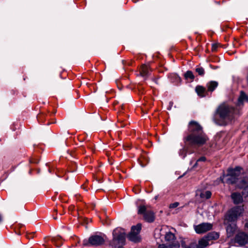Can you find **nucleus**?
<instances>
[{
	"label": "nucleus",
	"instance_id": "27",
	"mask_svg": "<svg viewBox=\"0 0 248 248\" xmlns=\"http://www.w3.org/2000/svg\"><path fill=\"white\" fill-rule=\"evenodd\" d=\"M218 47V44H213L212 45V51H215L217 50V48Z\"/></svg>",
	"mask_w": 248,
	"mask_h": 248
},
{
	"label": "nucleus",
	"instance_id": "3",
	"mask_svg": "<svg viewBox=\"0 0 248 248\" xmlns=\"http://www.w3.org/2000/svg\"><path fill=\"white\" fill-rule=\"evenodd\" d=\"M112 234L113 239L110 242L109 245L114 248L118 246V248H124L122 247L125 241V233L124 230L121 228H116L113 230Z\"/></svg>",
	"mask_w": 248,
	"mask_h": 248
},
{
	"label": "nucleus",
	"instance_id": "1",
	"mask_svg": "<svg viewBox=\"0 0 248 248\" xmlns=\"http://www.w3.org/2000/svg\"><path fill=\"white\" fill-rule=\"evenodd\" d=\"M188 133L184 137L185 147L179 151V155L184 158L186 155L188 148H196L205 143L208 138L203 132L201 125L197 122L191 121L189 123Z\"/></svg>",
	"mask_w": 248,
	"mask_h": 248
},
{
	"label": "nucleus",
	"instance_id": "28",
	"mask_svg": "<svg viewBox=\"0 0 248 248\" xmlns=\"http://www.w3.org/2000/svg\"><path fill=\"white\" fill-rule=\"evenodd\" d=\"M186 248H199L196 244H191L189 246L186 247Z\"/></svg>",
	"mask_w": 248,
	"mask_h": 248
},
{
	"label": "nucleus",
	"instance_id": "24",
	"mask_svg": "<svg viewBox=\"0 0 248 248\" xmlns=\"http://www.w3.org/2000/svg\"><path fill=\"white\" fill-rule=\"evenodd\" d=\"M185 77L186 79L189 78L192 80L194 79V76L191 71H187L185 74Z\"/></svg>",
	"mask_w": 248,
	"mask_h": 248
},
{
	"label": "nucleus",
	"instance_id": "22",
	"mask_svg": "<svg viewBox=\"0 0 248 248\" xmlns=\"http://www.w3.org/2000/svg\"><path fill=\"white\" fill-rule=\"evenodd\" d=\"M141 229V224H138L136 226H133L131 228V232H134L137 233H139Z\"/></svg>",
	"mask_w": 248,
	"mask_h": 248
},
{
	"label": "nucleus",
	"instance_id": "10",
	"mask_svg": "<svg viewBox=\"0 0 248 248\" xmlns=\"http://www.w3.org/2000/svg\"><path fill=\"white\" fill-rule=\"evenodd\" d=\"M231 198L235 204H238L243 202L242 195L238 192H233L231 194Z\"/></svg>",
	"mask_w": 248,
	"mask_h": 248
},
{
	"label": "nucleus",
	"instance_id": "16",
	"mask_svg": "<svg viewBox=\"0 0 248 248\" xmlns=\"http://www.w3.org/2000/svg\"><path fill=\"white\" fill-rule=\"evenodd\" d=\"M218 233L215 232H209L207 235H205V238H206L208 242L211 240H217L219 238Z\"/></svg>",
	"mask_w": 248,
	"mask_h": 248
},
{
	"label": "nucleus",
	"instance_id": "12",
	"mask_svg": "<svg viewBox=\"0 0 248 248\" xmlns=\"http://www.w3.org/2000/svg\"><path fill=\"white\" fill-rule=\"evenodd\" d=\"M195 91L199 96L203 97L206 96L208 91L206 88L202 86L198 85L196 87Z\"/></svg>",
	"mask_w": 248,
	"mask_h": 248
},
{
	"label": "nucleus",
	"instance_id": "31",
	"mask_svg": "<svg viewBox=\"0 0 248 248\" xmlns=\"http://www.w3.org/2000/svg\"><path fill=\"white\" fill-rule=\"evenodd\" d=\"M2 220H3V217H2V215L0 214V223L1 222H2Z\"/></svg>",
	"mask_w": 248,
	"mask_h": 248
},
{
	"label": "nucleus",
	"instance_id": "2",
	"mask_svg": "<svg viewBox=\"0 0 248 248\" xmlns=\"http://www.w3.org/2000/svg\"><path fill=\"white\" fill-rule=\"evenodd\" d=\"M239 111L226 103L220 105L217 109V113L219 116V120L214 118L215 123L219 125H225L231 122L238 114Z\"/></svg>",
	"mask_w": 248,
	"mask_h": 248
},
{
	"label": "nucleus",
	"instance_id": "13",
	"mask_svg": "<svg viewBox=\"0 0 248 248\" xmlns=\"http://www.w3.org/2000/svg\"><path fill=\"white\" fill-rule=\"evenodd\" d=\"M150 71L149 67L146 65H143L140 69V74L144 79H146L149 76Z\"/></svg>",
	"mask_w": 248,
	"mask_h": 248
},
{
	"label": "nucleus",
	"instance_id": "25",
	"mask_svg": "<svg viewBox=\"0 0 248 248\" xmlns=\"http://www.w3.org/2000/svg\"><path fill=\"white\" fill-rule=\"evenodd\" d=\"M195 70L200 76H202L204 75V70L202 67H197Z\"/></svg>",
	"mask_w": 248,
	"mask_h": 248
},
{
	"label": "nucleus",
	"instance_id": "8",
	"mask_svg": "<svg viewBox=\"0 0 248 248\" xmlns=\"http://www.w3.org/2000/svg\"><path fill=\"white\" fill-rule=\"evenodd\" d=\"M213 225L210 223H202L194 226V230L197 233L201 234L206 232L212 229Z\"/></svg>",
	"mask_w": 248,
	"mask_h": 248
},
{
	"label": "nucleus",
	"instance_id": "14",
	"mask_svg": "<svg viewBox=\"0 0 248 248\" xmlns=\"http://www.w3.org/2000/svg\"><path fill=\"white\" fill-rule=\"evenodd\" d=\"M218 83L216 81H210L207 83L206 87L208 92H213L217 88Z\"/></svg>",
	"mask_w": 248,
	"mask_h": 248
},
{
	"label": "nucleus",
	"instance_id": "11",
	"mask_svg": "<svg viewBox=\"0 0 248 248\" xmlns=\"http://www.w3.org/2000/svg\"><path fill=\"white\" fill-rule=\"evenodd\" d=\"M245 102H248V96L244 92L241 91L240 95L238 98L237 105L242 106Z\"/></svg>",
	"mask_w": 248,
	"mask_h": 248
},
{
	"label": "nucleus",
	"instance_id": "29",
	"mask_svg": "<svg viewBox=\"0 0 248 248\" xmlns=\"http://www.w3.org/2000/svg\"><path fill=\"white\" fill-rule=\"evenodd\" d=\"M61 239V237H55V238H53L52 239V241L54 242H56V241H58L59 240H60Z\"/></svg>",
	"mask_w": 248,
	"mask_h": 248
},
{
	"label": "nucleus",
	"instance_id": "32",
	"mask_svg": "<svg viewBox=\"0 0 248 248\" xmlns=\"http://www.w3.org/2000/svg\"><path fill=\"white\" fill-rule=\"evenodd\" d=\"M245 227L248 228V220L246 222L245 224Z\"/></svg>",
	"mask_w": 248,
	"mask_h": 248
},
{
	"label": "nucleus",
	"instance_id": "34",
	"mask_svg": "<svg viewBox=\"0 0 248 248\" xmlns=\"http://www.w3.org/2000/svg\"><path fill=\"white\" fill-rule=\"evenodd\" d=\"M139 192H140V189L138 188V191H135V193H136V194H138V193H139Z\"/></svg>",
	"mask_w": 248,
	"mask_h": 248
},
{
	"label": "nucleus",
	"instance_id": "18",
	"mask_svg": "<svg viewBox=\"0 0 248 248\" xmlns=\"http://www.w3.org/2000/svg\"><path fill=\"white\" fill-rule=\"evenodd\" d=\"M208 245L209 242L206 238H205V237L204 236L199 240L198 244L197 245V246L199 248H205Z\"/></svg>",
	"mask_w": 248,
	"mask_h": 248
},
{
	"label": "nucleus",
	"instance_id": "9",
	"mask_svg": "<svg viewBox=\"0 0 248 248\" xmlns=\"http://www.w3.org/2000/svg\"><path fill=\"white\" fill-rule=\"evenodd\" d=\"M235 242L240 246H244L248 242V235L244 232H239L235 237Z\"/></svg>",
	"mask_w": 248,
	"mask_h": 248
},
{
	"label": "nucleus",
	"instance_id": "30",
	"mask_svg": "<svg viewBox=\"0 0 248 248\" xmlns=\"http://www.w3.org/2000/svg\"><path fill=\"white\" fill-rule=\"evenodd\" d=\"M244 190L248 193V185L244 188Z\"/></svg>",
	"mask_w": 248,
	"mask_h": 248
},
{
	"label": "nucleus",
	"instance_id": "23",
	"mask_svg": "<svg viewBox=\"0 0 248 248\" xmlns=\"http://www.w3.org/2000/svg\"><path fill=\"white\" fill-rule=\"evenodd\" d=\"M206 160V158L204 156H202L200 158H199L196 161V163L193 166V167L195 168L197 167L198 166H201L202 165L200 164L201 162H205Z\"/></svg>",
	"mask_w": 248,
	"mask_h": 248
},
{
	"label": "nucleus",
	"instance_id": "17",
	"mask_svg": "<svg viewBox=\"0 0 248 248\" xmlns=\"http://www.w3.org/2000/svg\"><path fill=\"white\" fill-rule=\"evenodd\" d=\"M200 193V196L202 199H209L212 195L211 191L209 190H207L205 191H201L200 190H198L197 192V195H198Z\"/></svg>",
	"mask_w": 248,
	"mask_h": 248
},
{
	"label": "nucleus",
	"instance_id": "4",
	"mask_svg": "<svg viewBox=\"0 0 248 248\" xmlns=\"http://www.w3.org/2000/svg\"><path fill=\"white\" fill-rule=\"evenodd\" d=\"M242 168L240 167H236L234 169H229L228 173L227 175H224L222 178V182L224 183V179L226 178V182L229 184L236 183L240 178L241 170Z\"/></svg>",
	"mask_w": 248,
	"mask_h": 248
},
{
	"label": "nucleus",
	"instance_id": "36",
	"mask_svg": "<svg viewBox=\"0 0 248 248\" xmlns=\"http://www.w3.org/2000/svg\"><path fill=\"white\" fill-rule=\"evenodd\" d=\"M54 218L55 219H57L56 217H55Z\"/></svg>",
	"mask_w": 248,
	"mask_h": 248
},
{
	"label": "nucleus",
	"instance_id": "35",
	"mask_svg": "<svg viewBox=\"0 0 248 248\" xmlns=\"http://www.w3.org/2000/svg\"><path fill=\"white\" fill-rule=\"evenodd\" d=\"M157 198H158V196H156L155 197V200H157Z\"/></svg>",
	"mask_w": 248,
	"mask_h": 248
},
{
	"label": "nucleus",
	"instance_id": "6",
	"mask_svg": "<svg viewBox=\"0 0 248 248\" xmlns=\"http://www.w3.org/2000/svg\"><path fill=\"white\" fill-rule=\"evenodd\" d=\"M244 211L241 206H235L229 210L226 216V219L230 222L235 221L237 217L241 216Z\"/></svg>",
	"mask_w": 248,
	"mask_h": 248
},
{
	"label": "nucleus",
	"instance_id": "20",
	"mask_svg": "<svg viewBox=\"0 0 248 248\" xmlns=\"http://www.w3.org/2000/svg\"><path fill=\"white\" fill-rule=\"evenodd\" d=\"M180 247L179 243H176L173 244L166 245L165 244L159 245L158 248H178Z\"/></svg>",
	"mask_w": 248,
	"mask_h": 248
},
{
	"label": "nucleus",
	"instance_id": "21",
	"mask_svg": "<svg viewBox=\"0 0 248 248\" xmlns=\"http://www.w3.org/2000/svg\"><path fill=\"white\" fill-rule=\"evenodd\" d=\"M165 240L167 241H170L175 238L174 234L169 232L166 233L165 237Z\"/></svg>",
	"mask_w": 248,
	"mask_h": 248
},
{
	"label": "nucleus",
	"instance_id": "7",
	"mask_svg": "<svg viewBox=\"0 0 248 248\" xmlns=\"http://www.w3.org/2000/svg\"><path fill=\"white\" fill-rule=\"evenodd\" d=\"M105 243L104 238L99 235H93L89 238L88 241H84L83 245L86 246H100Z\"/></svg>",
	"mask_w": 248,
	"mask_h": 248
},
{
	"label": "nucleus",
	"instance_id": "33",
	"mask_svg": "<svg viewBox=\"0 0 248 248\" xmlns=\"http://www.w3.org/2000/svg\"><path fill=\"white\" fill-rule=\"evenodd\" d=\"M57 247H60L62 245V243H60L59 244H56Z\"/></svg>",
	"mask_w": 248,
	"mask_h": 248
},
{
	"label": "nucleus",
	"instance_id": "26",
	"mask_svg": "<svg viewBox=\"0 0 248 248\" xmlns=\"http://www.w3.org/2000/svg\"><path fill=\"white\" fill-rule=\"evenodd\" d=\"M179 205V203L178 202H175L174 203H171L169 205L170 208H175L177 207Z\"/></svg>",
	"mask_w": 248,
	"mask_h": 248
},
{
	"label": "nucleus",
	"instance_id": "19",
	"mask_svg": "<svg viewBox=\"0 0 248 248\" xmlns=\"http://www.w3.org/2000/svg\"><path fill=\"white\" fill-rule=\"evenodd\" d=\"M235 231V225L229 224L227 226L226 231L229 236H231Z\"/></svg>",
	"mask_w": 248,
	"mask_h": 248
},
{
	"label": "nucleus",
	"instance_id": "15",
	"mask_svg": "<svg viewBox=\"0 0 248 248\" xmlns=\"http://www.w3.org/2000/svg\"><path fill=\"white\" fill-rule=\"evenodd\" d=\"M139 233H137L136 232H130L128 236V238L131 241H132L135 243H137L140 241V238Z\"/></svg>",
	"mask_w": 248,
	"mask_h": 248
},
{
	"label": "nucleus",
	"instance_id": "5",
	"mask_svg": "<svg viewBox=\"0 0 248 248\" xmlns=\"http://www.w3.org/2000/svg\"><path fill=\"white\" fill-rule=\"evenodd\" d=\"M138 214L142 215L144 220L148 223L153 222L155 220V213L151 210L147 209L144 205L138 207Z\"/></svg>",
	"mask_w": 248,
	"mask_h": 248
}]
</instances>
